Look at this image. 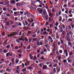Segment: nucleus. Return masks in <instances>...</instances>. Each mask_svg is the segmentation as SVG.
<instances>
[{
	"mask_svg": "<svg viewBox=\"0 0 74 74\" xmlns=\"http://www.w3.org/2000/svg\"><path fill=\"white\" fill-rule=\"evenodd\" d=\"M22 31H20L19 33V36H21L22 34Z\"/></svg>",
	"mask_w": 74,
	"mask_h": 74,
	"instance_id": "obj_49",
	"label": "nucleus"
},
{
	"mask_svg": "<svg viewBox=\"0 0 74 74\" xmlns=\"http://www.w3.org/2000/svg\"><path fill=\"white\" fill-rule=\"evenodd\" d=\"M52 21V17H50L49 18L48 21L49 22H51Z\"/></svg>",
	"mask_w": 74,
	"mask_h": 74,
	"instance_id": "obj_13",
	"label": "nucleus"
},
{
	"mask_svg": "<svg viewBox=\"0 0 74 74\" xmlns=\"http://www.w3.org/2000/svg\"><path fill=\"white\" fill-rule=\"evenodd\" d=\"M16 73H19V70H17L16 71Z\"/></svg>",
	"mask_w": 74,
	"mask_h": 74,
	"instance_id": "obj_57",
	"label": "nucleus"
},
{
	"mask_svg": "<svg viewBox=\"0 0 74 74\" xmlns=\"http://www.w3.org/2000/svg\"><path fill=\"white\" fill-rule=\"evenodd\" d=\"M4 0H2L1 2H0V4H4Z\"/></svg>",
	"mask_w": 74,
	"mask_h": 74,
	"instance_id": "obj_21",
	"label": "nucleus"
},
{
	"mask_svg": "<svg viewBox=\"0 0 74 74\" xmlns=\"http://www.w3.org/2000/svg\"><path fill=\"white\" fill-rule=\"evenodd\" d=\"M49 16L50 18H53V14L51 12H49Z\"/></svg>",
	"mask_w": 74,
	"mask_h": 74,
	"instance_id": "obj_4",
	"label": "nucleus"
},
{
	"mask_svg": "<svg viewBox=\"0 0 74 74\" xmlns=\"http://www.w3.org/2000/svg\"><path fill=\"white\" fill-rule=\"evenodd\" d=\"M62 34L61 35V36H63L64 35L65 36L66 35V32L64 31H63V32H62Z\"/></svg>",
	"mask_w": 74,
	"mask_h": 74,
	"instance_id": "obj_10",
	"label": "nucleus"
},
{
	"mask_svg": "<svg viewBox=\"0 0 74 74\" xmlns=\"http://www.w3.org/2000/svg\"><path fill=\"white\" fill-rule=\"evenodd\" d=\"M57 58L58 59V60L59 61H61V60H60L61 59V57L59 56H57Z\"/></svg>",
	"mask_w": 74,
	"mask_h": 74,
	"instance_id": "obj_14",
	"label": "nucleus"
},
{
	"mask_svg": "<svg viewBox=\"0 0 74 74\" xmlns=\"http://www.w3.org/2000/svg\"><path fill=\"white\" fill-rule=\"evenodd\" d=\"M37 11L40 13H42L43 12V10H38Z\"/></svg>",
	"mask_w": 74,
	"mask_h": 74,
	"instance_id": "obj_15",
	"label": "nucleus"
},
{
	"mask_svg": "<svg viewBox=\"0 0 74 74\" xmlns=\"http://www.w3.org/2000/svg\"><path fill=\"white\" fill-rule=\"evenodd\" d=\"M63 16L64 17H65V18H66V20H67V18L68 17L67 16V15L66 14H63Z\"/></svg>",
	"mask_w": 74,
	"mask_h": 74,
	"instance_id": "obj_20",
	"label": "nucleus"
},
{
	"mask_svg": "<svg viewBox=\"0 0 74 74\" xmlns=\"http://www.w3.org/2000/svg\"><path fill=\"white\" fill-rule=\"evenodd\" d=\"M57 70L58 72H59V71H60V68H59L58 69H57Z\"/></svg>",
	"mask_w": 74,
	"mask_h": 74,
	"instance_id": "obj_45",
	"label": "nucleus"
},
{
	"mask_svg": "<svg viewBox=\"0 0 74 74\" xmlns=\"http://www.w3.org/2000/svg\"><path fill=\"white\" fill-rule=\"evenodd\" d=\"M2 8L3 10H7V9L4 8H3V7H0V10H2Z\"/></svg>",
	"mask_w": 74,
	"mask_h": 74,
	"instance_id": "obj_37",
	"label": "nucleus"
},
{
	"mask_svg": "<svg viewBox=\"0 0 74 74\" xmlns=\"http://www.w3.org/2000/svg\"><path fill=\"white\" fill-rule=\"evenodd\" d=\"M28 11L25 12H24L25 14H24V15L26 16V14H28Z\"/></svg>",
	"mask_w": 74,
	"mask_h": 74,
	"instance_id": "obj_34",
	"label": "nucleus"
},
{
	"mask_svg": "<svg viewBox=\"0 0 74 74\" xmlns=\"http://www.w3.org/2000/svg\"><path fill=\"white\" fill-rule=\"evenodd\" d=\"M27 49H30V45H29L27 47Z\"/></svg>",
	"mask_w": 74,
	"mask_h": 74,
	"instance_id": "obj_28",
	"label": "nucleus"
},
{
	"mask_svg": "<svg viewBox=\"0 0 74 74\" xmlns=\"http://www.w3.org/2000/svg\"><path fill=\"white\" fill-rule=\"evenodd\" d=\"M22 71L23 72H26V69L25 68L24 69H23L22 70Z\"/></svg>",
	"mask_w": 74,
	"mask_h": 74,
	"instance_id": "obj_31",
	"label": "nucleus"
},
{
	"mask_svg": "<svg viewBox=\"0 0 74 74\" xmlns=\"http://www.w3.org/2000/svg\"><path fill=\"white\" fill-rule=\"evenodd\" d=\"M59 52L60 53H63V51L62 50H60L59 51Z\"/></svg>",
	"mask_w": 74,
	"mask_h": 74,
	"instance_id": "obj_39",
	"label": "nucleus"
},
{
	"mask_svg": "<svg viewBox=\"0 0 74 74\" xmlns=\"http://www.w3.org/2000/svg\"><path fill=\"white\" fill-rule=\"evenodd\" d=\"M16 42H17L18 43L20 44V42L19 41V39H17L16 40Z\"/></svg>",
	"mask_w": 74,
	"mask_h": 74,
	"instance_id": "obj_36",
	"label": "nucleus"
},
{
	"mask_svg": "<svg viewBox=\"0 0 74 74\" xmlns=\"http://www.w3.org/2000/svg\"><path fill=\"white\" fill-rule=\"evenodd\" d=\"M35 3L36 1H32L31 5H32L33 6H34V4H35Z\"/></svg>",
	"mask_w": 74,
	"mask_h": 74,
	"instance_id": "obj_8",
	"label": "nucleus"
},
{
	"mask_svg": "<svg viewBox=\"0 0 74 74\" xmlns=\"http://www.w3.org/2000/svg\"><path fill=\"white\" fill-rule=\"evenodd\" d=\"M19 61V59H18V58H16L15 59V62L16 63V64L18 63Z\"/></svg>",
	"mask_w": 74,
	"mask_h": 74,
	"instance_id": "obj_11",
	"label": "nucleus"
},
{
	"mask_svg": "<svg viewBox=\"0 0 74 74\" xmlns=\"http://www.w3.org/2000/svg\"><path fill=\"white\" fill-rule=\"evenodd\" d=\"M50 63H51L50 62H46V64H47L48 65V64H50Z\"/></svg>",
	"mask_w": 74,
	"mask_h": 74,
	"instance_id": "obj_62",
	"label": "nucleus"
},
{
	"mask_svg": "<svg viewBox=\"0 0 74 74\" xmlns=\"http://www.w3.org/2000/svg\"><path fill=\"white\" fill-rule=\"evenodd\" d=\"M10 23H9V22H7L6 24V26H10Z\"/></svg>",
	"mask_w": 74,
	"mask_h": 74,
	"instance_id": "obj_17",
	"label": "nucleus"
},
{
	"mask_svg": "<svg viewBox=\"0 0 74 74\" xmlns=\"http://www.w3.org/2000/svg\"><path fill=\"white\" fill-rule=\"evenodd\" d=\"M16 34H17V32H13L11 34L8 35V37H12V36H15Z\"/></svg>",
	"mask_w": 74,
	"mask_h": 74,
	"instance_id": "obj_1",
	"label": "nucleus"
},
{
	"mask_svg": "<svg viewBox=\"0 0 74 74\" xmlns=\"http://www.w3.org/2000/svg\"><path fill=\"white\" fill-rule=\"evenodd\" d=\"M19 49V47L18 46H16L15 47L14 49L16 50V49Z\"/></svg>",
	"mask_w": 74,
	"mask_h": 74,
	"instance_id": "obj_25",
	"label": "nucleus"
},
{
	"mask_svg": "<svg viewBox=\"0 0 74 74\" xmlns=\"http://www.w3.org/2000/svg\"><path fill=\"white\" fill-rule=\"evenodd\" d=\"M43 14H45V15H47V12H46V11L43 10Z\"/></svg>",
	"mask_w": 74,
	"mask_h": 74,
	"instance_id": "obj_29",
	"label": "nucleus"
},
{
	"mask_svg": "<svg viewBox=\"0 0 74 74\" xmlns=\"http://www.w3.org/2000/svg\"><path fill=\"white\" fill-rule=\"evenodd\" d=\"M24 38L25 40L26 41H29V40L27 38V37H25Z\"/></svg>",
	"mask_w": 74,
	"mask_h": 74,
	"instance_id": "obj_24",
	"label": "nucleus"
},
{
	"mask_svg": "<svg viewBox=\"0 0 74 74\" xmlns=\"http://www.w3.org/2000/svg\"><path fill=\"white\" fill-rule=\"evenodd\" d=\"M39 44H40V45L42 46L43 44V43L41 42L39 43Z\"/></svg>",
	"mask_w": 74,
	"mask_h": 74,
	"instance_id": "obj_54",
	"label": "nucleus"
},
{
	"mask_svg": "<svg viewBox=\"0 0 74 74\" xmlns=\"http://www.w3.org/2000/svg\"><path fill=\"white\" fill-rule=\"evenodd\" d=\"M59 16V15H58V14L57 13L56 15V18H57V17H58V16Z\"/></svg>",
	"mask_w": 74,
	"mask_h": 74,
	"instance_id": "obj_60",
	"label": "nucleus"
},
{
	"mask_svg": "<svg viewBox=\"0 0 74 74\" xmlns=\"http://www.w3.org/2000/svg\"><path fill=\"white\" fill-rule=\"evenodd\" d=\"M25 23L26 24V25L27 26V25H28V22H27V21H25Z\"/></svg>",
	"mask_w": 74,
	"mask_h": 74,
	"instance_id": "obj_43",
	"label": "nucleus"
},
{
	"mask_svg": "<svg viewBox=\"0 0 74 74\" xmlns=\"http://www.w3.org/2000/svg\"><path fill=\"white\" fill-rule=\"evenodd\" d=\"M2 34L3 35V36L5 34V32H3L2 33Z\"/></svg>",
	"mask_w": 74,
	"mask_h": 74,
	"instance_id": "obj_64",
	"label": "nucleus"
},
{
	"mask_svg": "<svg viewBox=\"0 0 74 74\" xmlns=\"http://www.w3.org/2000/svg\"><path fill=\"white\" fill-rule=\"evenodd\" d=\"M18 52H19L20 53H21V52H22V50H21V49H20L18 50Z\"/></svg>",
	"mask_w": 74,
	"mask_h": 74,
	"instance_id": "obj_44",
	"label": "nucleus"
},
{
	"mask_svg": "<svg viewBox=\"0 0 74 74\" xmlns=\"http://www.w3.org/2000/svg\"><path fill=\"white\" fill-rule=\"evenodd\" d=\"M12 28H16V27H17V26H16V25H13L12 26Z\"/></svg>",
	"mask_w": 74,
	"mask_h": 74,
	"instance_id": "obj_23",
	"label": "nucleus"
},
{
	"mask_svg": "<svg viewBox=\"0 0 74 74\" xmlns=\"http://www.w3.org/2000/svg\"><path fill=\"white\" fill-rule=\"evenodd\" d=\"M62 16H59V21H62Z\"/></svg>",
	"mask_w": 74,
	"mask_h": 74,
	"instance_id": "obj_18",
	"label": "nucleus"
},
{
	"mask_svg": "<svg viewBox=\"0 0 74 74\" xmlns=\"http://www.w3.org/2000/svg\"><path fill=\"white\" fill-rule=\"evenodd\" d=\"M56 53L57 55H59L60 54L59 53V52H58V51L56 52Z\"/></svg>",
	"mask_w": 74,
	"mask_h": 74,
	"instance_id": "obj_61",
	"label": "nucleus"
},
{
	"mask_svg": "<svg viewBox=\"0 0 74 74\" xmlns=\"http://www.w3.org/2000/svg\"><path fill=\"white\" fill-rule=\"evenodd\" d=\"M66 21L65 19L64 18H63L62 21V22H64Z\"/></svg>",
	"mask_w": 74,
	"mask_h": 74,
	"instance_id": "obj_59",
	"label": "nucleus"
},
{
	"mask_svg": "<svg viewBox=\"0 0 74 74\" xmlns=\"http://www.w3.org/2000/svg\"><path fill=\"white\" fill-rule=\"evenodd\" d=\"M63 62H64V63H66V62H67V60H63Z\"/></svg>",
	"mask_w": 74,
	"mask_h": 74,
	"instance_id": "obj_47",
	"label": "nucleus"
},
{
	"mask_svg": "<svg viewBox=\"0 0 74 74\" xmlns=\"http://www.w3.org/2000/svg\"><path fill=\"white\" fill-rule=\"evenodd\" d=\"M61 26L62 27L64 28V29H65V25H64V24H62L61 25Z\"/></svg>",
	"mask_w": 74,
	"mask_h": 74,
	"instance_id": "obj_38",
	"label": "nucleus"
},
{
	"mask_svg": "<svg viewBox=\"0 0 74 74\" xmlns=\"http://www.w3.org/2000/svg\"><path fill=\"white\" fill-rule=\"evenodd\" d=\"M10 53V52H8L6 54V56H9V54Z\"/></svg>",
	"mask_w": 74,
	"mask_h": 74,
	"instance_id": "obj_51",
	"label": "nucleus"
},
{
	"mask_svg": "<svg viewBox=\"0 0 74 74\" xmlns=\"http://www.w3.org/2000/svg\"><path fill=\"white\" fill-rule=\"evenodd\" d=\"M58 25H59V23H58V22H56L55 24V26L58 27Z\"/></svg>",
	"mask_w": 74,
	"mask_h": 74,
	"instance_id": "obj_26",
	"label": "nucleus"
},
{
	"mask_svg": "<svg viewBox=\"0 0 74 74\" xmlns=\"http://www.w3.org/2000/svg\"><path fill=\"white\" fill-rule=\"evenodd\" d=\"M69 34L71 35V38H72V37L73 36V33L71 31H69Z\"/></svg>",
	"mask_w": 74,
	"mask_h": 74,
	"instance_id": "obj_16",
	"label": "nucleus"
},
{
	"mask_svg": "<svg viewBox=\"0 0 74 74\" xmlns=\"http://www.w3.org/2000/svg\"><path fill=\"white\" fill-rule=\"evenodd\" d=\"M4 3H5L6 4H8V6H10V5L9 4V3H10V2L9 1L7 0H4Z\"/></svg>",
	"mask_w": 74,
	"mask_h": 74,
	"instance_id": "obj_5",
	"label": "nucleus"
},
{
	"mask_svg": "<svg viewBox=\"0 0 74 74\" xmlns=\"http://www.w3.org/2000/svg\"><path fill=\"white\" fill-rule=\"evenodd\" d=\"M58 66V64H55L54 65L53 67H56V66Z\"/></svg>",
	"mask_w": 74,
	"mask_h": 74,
	"instance_id": "obj_55",
	"label": "nucleus"
},
{
	"mask_svg": "<svg viewBox=\"0 0 74 74\" xmlns=\"http://www.w3.org/2000/svg\"><path fill=\"white\" fill-rule=\"evenodd\" d=\"M6 71H11V69H10L9 68H7L6 69Z\"/></svg>",
	"mask_w": 74,
	"mask_h": 74,
	"instance_id": "obj_42",
	"label": "nucleus"
},
{
	"mask_svg": "<svg viewBox=\"0 0 74 74\" xmlns=\"http://www.w3.org/2000/svg\"><path fill=\"white\" fill-rule=\"evenodd\" d=\"M47 65H45V66H43L42 67V69L43 70H45V69H47Z\"/></svg>",
	"mask_w": 74,
	"mask_h": 74,
	"instance_id": "obj_12",
	"label": "nucleus"
},
{
	"mask_svg": "<svg viewBox=\"0 0 74 74\" xmlns=\"http://www.w3.org/2000/svg\"><path fill=\"white\" fill-rule=\"evenodd\" d=\"M46 33H47V31H44V32H43V35H45V34H46Z\"/></svg>",
	"mask_w": 74,
	"mask_h": 74,
	"instance_id": "obj_46",
	"label": "nucleus"
},
{
	"mask_svg": "<svg viewBox=\"0 0 74 74\" xmlns=\"http://www.w3.org/2000/svg\"><path fill=\"white\" fill-rule=\"evenodd\" d=\"M29 58L31 60H33V59L34 58V57H33V56H32L33 54H29Z\"/></svg>",
	"mask_w": 74,
	"mask_h": 74,
	"instance_id": "obj_7",
	"label": "nucleus"
},
{
	"mask_svg": "<svg viewBox=\"0 0 74 74\" xmlns=\"http://www.w3.org/2000/svg\"><path fill=\"white\" fill-rule=\"evenodd\" d=\"M60 42L61 44H63L64 43V42H63V40H60Z\"/></svg>",
	"mask_w": 74,
	"mask_h": 74,
	"instance_id": "obj_50",
	"label": "nucleus"
},
{
	"mask_svg": "<svg viewBox=\"0 0 74 74\" xmlns=\"http://www.w3.org/2000/svg\"><path fill=\"white\" fill-rule=\"evenodd\" d=\"M10 45H8L5 48H10Z\"/></svg>",
	"mask_w": 74,
	"mask_h": 74,
	"instance_id": "obj_32",
	"label": "nucleus"
},
{
	"mask_svg": "<svg viewBox=\"0 0 74 74\" xmlns=\"http://www.w3.org/2000/svg\"><path fill=\"white\" fill-rule=\"evenodd\" d=\"M68 21H69V22H72L73 21V19H71V18H69L68 19Z\"/></svg>",
	"mask_w": 74,
	"mask_h": 74,
	"instance_id": "obj_30",
	"label": "nucleus"
},
{
	"mask_svg": "<svg viewBox=\"0 0 74 74\" xmlns=\"http://www.w3.org/2000/svg\"><path fill=\"white\" fill-rule=\"evenodd\" d=\"M48 38H49V39H48L49 41L50 42H53V40L51 36H49Z\"/></svg>",
	"mask_w": 74,
	"mask_h": 74,
	"instance_id": "obj_2",
	"label": "nucleus"
},
{
	"mask_svg": "<svg viewBox=\"0 0 74 74\" xmlns=\"http://www.w3.org/2000/svg\"><path fill=\"white\" fill-rule=\"evenodd\" d=\"M59 29L61 32H62L63 31V28L61 27L60 28H59Z\"/></svg>",
	"mask_w": 74,
	"mask_h": 74,
	"instance_id": "obj_22",
	"label": "nucleus"
},
{
	"mask_svg": "<svg viewBox=\"0 0 74 74\" xmlns=\"http://www.w3.org/2000/svg\"><path fill=\"white\" fill-rule=\"evenodd\" d=\"M68 45H72V43H71L69 42H68Z\"/></svg>",
	"mask_w": 74,
	"mask_h": 74,
	"instance_id": "obj_58",
	"label": "nucleus"
},
{
	"mask_svg": "<svg viewBox=\"0 0 74 74\" xmlns=\"http://www.w3.org/2000/svg\"><path fill=\"white\" fill-rule=\"evenodd\" d=\"M64 54H65L66 56L67 57L68 56V51L67 50L64 49Z\"/></svg>",
	"mask_w": 74,
	"mask_h": 74,
	"instance_id": "obj_3",
	"label": "nucleus"
},
{
	"mask_svg": "<svg viewBox=\"0 0 74 74\" xmlns=\"http://www.w3.org/2000/svg\"><path fill=\"white\" fill-rule=\"evenodd\" d=\"M66 36H70V33L69 32H68L67 33V35H66Z\"/></svg>",
	"mask_w": 74,
	"mask_h": 74,
	"instance_id": "obj_27",
	"label": "nucleus"
},
{
	"mask_svg": "<svg viewBox=\"0 0 74 74\" xmlns=\"http://www.w3.org/2000/svg\"><path fill=\"white\" fill-rule=\"evenodd\" d=\"M54 29H55V31H56V30H58V27H54Z\"/></svg>",
	"mask_w": 74,
	"mask_h": 74,
	"instance_id": "obj_41",
	"label": "nucleus"
},
{
	"mask_svg": "<svg viewBox=\"0 0 74 74\" xmlns=\"http://www.w3.org/2000/svg\"><path fill=\"white\" fill-rule=\"evenodd\" d=\"M19 12H14V15H17V14H19Z\"/></svg>",
	"mask_w": 74,
	"mask_h": 74,
	"instance_id": "obj_35",
	"label": "nucleus"
},
{
	"mask_svg": "<svg viewBox=\"0 0 74 74\" xmlns=\"http://www.w3.org/2000/svg\"><path fill=\"white\" fill-rule=\"evenodd\" d=\"M21 4L22 5H23L25 4V3L23 2H21Z\"/></svg>",
	"mask_w": 74,
	"mask_h": 74,
	"instance_id": "obj_63",
	"label": "nucleus"
},
{
	"mask_svg": "<svg viewBox=\"0 0 74 74\" xmlns=\"http://www.w3.org/2000/svg\"><path fill=\"white\" fill-rule=\"evenodd\" d=\"M12 64H15V59H14V58H12Z\"/></svg>",
	"mask_w": 74,
	"mask_h": 74,
	"instance_id": "obj_19",
	"label": "nucleus"
},
{
	"mask_svg": "<svg viewBox=\"0 0 74 74\" xmlns=\"http://www.w3.org/2000/svg\"><path fill=\"white\" fill-rule=\"evenodd\" d=\"M70 36H66V39L68 41H71V39L70 38Z\"/></svg>",
	"mask_w": 74,
	"mask_h": 74,
	"instance_id": "obj_9",
	"label": "nucleus"
},
{
	"mask_svg": "<svg viewBox=\"0 0 74 74\" xmlns=\"http://www.w3.org/2000/svg\"><path fill=\"white\" fill-rule=\"evenodd\" d=\"M58 45H60V41L58 42Z\"/></svg>",
	"mask_w": 74,
	"mask_h": 74,
	"instance_id": "obj_56",
	"label": "nucleus"
},
{
	"mask_svg": "<svg viewBox=\"0 0 74 74\" xmlns=\"http://www.w3.org/2000/svg\"><path fill=\"white\" fill-rule=\"evenodd\" d=\"M37 38H33V41H37Z\"/></svg>",
	"mask_w": 74,
	"mask_h": 74,
	"instance_id": "obj_33",
	"label": "nucleus"
},
{
	"mask_svg": "<svg viewBox=\"0 0 74 74\" xmlns=\"http://www.w3.org/2000/svg\"><path fill=\"white\" fill-rule=\"evenodd\" d=\"M47 32H50V29H47Z\"/></svg>",
	"mask_w": 74,
	"mask_h": 74,
	"instance_id": "obj_53",
	"label": "nucleus"
},
{
	"mask_svg": "<svg viewBox=\"0 0 74 74\" xmlns=\"http://www.w3.org/2000/svg\"><path fill=\"white\" fill-rule=\"evenodd\" d=\"M15 3H16V2H15V0H12L11 1V4L12 5H14V4H15Z\"/></svg>",
	"mask_w": 74,
	"mask_h": 74,
	"instance_id": "obj_6",
	"label": "nucleus"
},
{
	"mask_svg": "<svg viewBox=\"0 0 74 74\" xmlns=\"http://www.w3.org/2000/svg\"><path fill=\"white\" fill-rule=\"evenodd\" d=\"M73 55H74V53H73L72 52H71L70 53H69V55L71 56Z\"/></svg>",
	"mask_w": 74,
	"mask_h": 74,
	"instance_id": "obj_40",
	"label": "nucleus"
},
{
	"mask_svg": "<svg viewBox=\"0 0 74 74\" xmlns=\"http://www.w3.org/2000/svg\"><path fill=\"white\" fill-rule=\"evenodd\" d=\"M7 39H6V40H5V42L4 43L5 44L7 45Z\"/></svg>",
	"mask_w": 74,
	"mask_h": 74,
	"instance_id": "obj_48",
	"label": "nucleus"
},
{
	"mask_svg": "<svg viewBox=\"0 0 74 74\" xmlns=\"http://www.w3.org/2000/svg\"><path fill=\"white\" fill-rule=\"evenodd\" d=\"M3 52H4V53H7V50L5 49L3 50Z\"/></svg>",
	"mask_w": 74,
	"mask_h": 74,
	"instance_id": "obj_52",
	"label": "nucleus"
}]
</instances>
